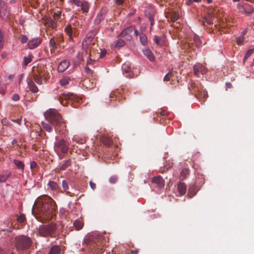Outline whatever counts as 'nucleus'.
<instances>
[{"label":"nucleus","mask_w":254,"mask_h":254,"mask_svg":"<svg viewBox=\"0 0 254 254\" xmlns=\"http://www.w3.org/2000/svg\"><path fill=\"white\" fill-rule=\"evenodd\" d=\"M9 10L7 5L3 4L1 7V10L0 11V16L3 20H6L9 16Z\"/></svg>","instance_id":"9"},{"label":"nucleus","mask_w":254,"mask_h":254,"mask_svg":"<svg viewBox=\"0 0 254 254\" xmlns=\"http://www.w3.org/2000/svg\"><path fill=\"white\" fill-rule=\"evenodd\" d=\"M61 15V12L60 11H57V13L54 16L55 19H58Z\"/></svg>","instance_id":"55"},{"label":"nucleus","mask_w":254,"mask_h":254,"mask_svg":"<svg viewBox=\"0 0 254 254\" xmlns=\"http://www.w3.org/2000/svg\"><path fill=\"white\" fill-rule=\"evenodd\" d=\"M138 251L137 250H133L131 252V254H137Z\"/></svg>","instance_id":"61"},{"label":"nucleus","mask_w":254,"mask_h":254,"mask_svg":"<svg viewBox=\"0 0 254 254\" xmlns=\"http://www.w3.org/2000/svg\"><path fill=\"white\" fill-rule=\"evenodd\" d=\"M204 19L208 24H211L214 20V16L211 13H208L205 16Z\"/></svg>","instance_id":"21"},{"label":"nucleus","mask_w":254,"mask_h":254,"mask_svg":"<svg viewBox=\"0 0 254 254\" xmlns=\"http://www.w3.org/2000/svg\"><path fill=\"white\" fill-rule=\"evenodd\" d=\"M38 202L40 205L41 210L43 212L49 211L52 212L50 210L51 206V203H52V199L48 197H44L38 200Z\"/></svg>","instance_id":"5"},{"label":"nucleus","mask_w":254,"mask_h":254,"mask_svg":"<svg viewBox=\"0 0 254 254\" xmlns=\"http://www.w3.org/2000/svg\"><path fill=\"white\" fill-rule=\"evenodd\" d=\"M60 247L58 246H54L51 248L49 254H60Z\"/></svg>","instance_id":"23"},{"label":"nucleus","mask_w":254,"mask_h":254,"mask_svg":"<svg viewBox=\"0 0 254 254\" xmlns=\"http://www.w3.org/2000/svg\"><path fill=\"white\" fill-rule=\"evenodd\" d=\"M179 18V14L178 12H175L172 16L171 19L173 22L176 21Z\"/></svg>","instance_id":"36"},{"label":"nucleus","mask_w":254,"mask_h":254,"mask_svg":"<svg viewBox=\"0 0 254 254\" xmlns=\"http://www.w3.org/2000/svg\"><path fill=\"white\" fill-rule=\"evenodd\" d=\"M116 2L118 4H121L123 2V0H116Z\"/></svg>","instance_id":"59"},{"label":"nucleus","mask_w":254,"mask_h":254,"mask_svg":"<svg viewBox=\"0 0 254 254\" xmlns=\"http://www.w3.org/2000/svg\"><path fill=\"white\" fill-rule=\"evenodd\" d=\"M49 44L51 47V51L52 52L53 50H55L57 49V45L53 39H51L49 41Z\"/></svg>","instance_id":"29"},{"label":"nucleus","mask_w":254,"mask_h":254,"mask_svg":"<svg viewBox=\"0 0 254 254\" xmlns=\"http://www.w3.org/2000/svg\"><path fill=\"white\" fill-rule=\"evenodd\" d=\"M27 40H28V39L25 35H22L21 36V42L22 43H26L27 42Z\"/></svg>","instance_id":"47"},{"label":"nucleus","mask_w":254,"mask_h":254,"mask_svg":"<svg viewBox=\"0 0 254 254\" xmlns=\"http://www.w3.org/2000/svg\"><path fill=\"white\" fill-rule=\"evenodd\" d=\"M226 86L227 88H230L232 87V84L230 82H226Z\"/></svg>","instance_id":"58"},{"label":"nucleus","mask_w":254,"mask_h":254,"mask_svg":"<svg viewBox=\"0 0 254 254\" xmlns=\"http://www.w3.org/2000/svg\"><path fill=\"white\" fill-rule=\"evenodd\" d=\"M139 40L142 45H146L147 44V38L143 33L139 34Z\"/></svg>","instance_id":"20"},{"label":"nucleus","mask_w":254,"mask_h":254,"mask_svg":"<svg viewBox=\"0 0 254 254\" xmlns=\"http://www.w3.org/2000/svg\"><path fill=\"white\" fill-rule=\"evenodd\" d=\"M15 165L17 167V168L19 169H21V170H24V164L20 160H14L13 161Z\"/></svg>","instance_id":"25"},{"label":"nucleus","mask_w":254,"mask_h":254,"mask_svg":"<svg viewBox=\"0 0 254 254\" xmlns=\"http://www.w3.org/2000/svg\"><path fill=\"white\" fill-rule=\"evenodd\" d=\"M37 166V164L35 162H32L30 163V167L33 169L35 168Z\"/></svg>","instance_id":"56"},{"label":"nucleus","mask_w":254,"mask_h":254,"mask_svg":"<svg viewBox=\"0 0 254 254\" xmlns=\"http://www.w3.org/2000/svg\"><path fill=\"white\" fill-rule=\"evenodd\" d=\"M154 40L157 45L162 46L165 43V39L164 36L159 37L158 36H155Z\"/></svg>","instance_id":"15"},{"label":"nucleus","mask_w":254,"mask_h":254,"mask_svg":"<svg viewBox=\"0 0 254 254\" xmlns=\"http://www.w3.org/2000/svg\"><path fill=\"white\" fill-rule=\"evenodd\" d=\"M69 65L70 62L68 60H64L59 64L58 70L60 72H63L68 67Z\"/></svg>","instance_id":"10"},{"label":"nucleus","mask_w":254,"mask_h":254,"mask_svg":"<svg viewBox=\"0 0 254 254\" xmlns=\"http://www.w3.org/2000/svg\"><path fill=\"white\" fill-rule=\"evenodd\" d=\"M27 82L28 87L31 92L33 93H36L38 91V89L37 86L32 79H28Z\"/></svg>","instance_id":"11"},{"label":"nucleus","mask_w":254,"mask_h":254,"mask_svg":"<svg viewBox=\"0 0 254 254\" xmlns=\"http://www.w3.org/2000/svg\"><path fill=\"white\" fill-rule=\"evenodd\" d=\"M190 174V170L188 168H184L181 172V176L183 179H185Z\"/></svg>","instance_id":"24"},{"label":"nucleus","mask_w":254,"mask_h":254,"mask_svg":"<svg viewBox=\"0 0 254 254\" xmlns=\"http://www.w3.org/2000/svg\"><path fill=\"white\" fill-rule=\"evenodd\" d=\"M122 68L124 71L126 72H129L131 71V68L130 66H128L127 64H125L123 65Z\"/></svg>","instance_id":"39"},{"label":"nucleus","mask_w":254,"mask_h":254,"mask_svg":"<svg viewBox=\"0 0 254 254\" xmlns=\"http://www.w3.org/2000/svg\"><path fill=\"white\" fill-rule=\"evenodd\" d=\"M70 165V162L69 161H65L61 166V169L62 170H65Z\"/></svg>","instance_id":"35"},{"label":"nucleus","mask_w":254,"mask_h":254,"mask_svg":"<svg viewBox=\"0 0 254 254\" xmlns=\"http://www.w3.org/2000/svg\"><path fill=\"white\" fill-rule=\"evenodd\" d=\"M69 78L68 77H65L60 80V83L62 85H65L69 83Z\"/></svg>","instance_id":"33"},{"label":"nucleus","mask_w":254,"mask_h":254,"mask_svg":"<svg viewBox=\"0 0 254 254\" xmlns=\"http://www.w3.org/2000/svg\"><path fill=\"white\" fill-rule=\"evenodd\" d=\"M48 185L53 190H56L58 187L57 183L53 181L49 182Z\"/></svg>","instance_id":"30"},{"label":"nucleus","mask_w":254,"mask_h":254,"mask_svg":"<svg viewBox=\"0 0 254 254\" xmlns=\"http://www.w3.org/2000/svg\"><path fill=\"white\" fill-rule=\"evenodd\" d=\"M89 185H90L91 188L93 190H94L96 189V184L95 183H94L93 182L90 181L89 182Z\"/></svg>","instance_id":"52"},{"label":"nucleus","mask_w":254,"mask_h":254,"mask_svg":"<svg viewBox=\"0 0 254 254\" xmlns=\"http://www.w3.org/2000/svg\"><path fill=\"white\" fill-rule=\"evenodd\" d=\"M244 39V37L241 35L237 40V44L238 45H241L243 43Z\"/></svg>","instance_id":"40"},{"label":"nucleus","mask_w":254,"mask_h":254,"mask_svg":"<svg viewBox=\"0 0 254 254\" xmlns=\"http://www.w3.org/2000/svg\"><path fill=\"white\" fill-rule=\"evenodd\" d=\"M106 54V50H104L102 51L100 53V58L104 57L105 56Z\"/></svg>","instance_id":"57"},{"label":"nucleus","mask_w":254,"mask_h":254,"mask_svg":"<svg viewBox=\"0 0 254 254\" xmlns=\"http://www.w3.org/2000/svg\"><path fill=\"white\" fill-rule=\"evenodd\" d=\"M17 221L20 223L24 222L25 220V217L23 214H21L17 218Z\"/></svg>","instance_id":"38"},{"label":"nucleus","mask_w":254,"mask_h":254,"mask_svg":"<svg viewBox=\"0 0 254 254\" xmlns=\"http://www.w3.org/2000/svg\"><path fill=\"white\" fill-rule=\"evenodd\" d=\"M49 21L50 22V25L52 27V28H55L56 27V24L54 22V21L52 20V19H49Z\"/></svg>","instance_id":"51"},{"label":"nucleus","mask_w":254,"mask_h":254,"mask_svg":"<svg viewBox=\"0 0 254 254\" xmlns=\"http://www.w3.org/2000/svg\"><path fill=\"white\" fill-rule=\"evenodd\" d=\"M45 118L54 126L56 131H58V126L64 127V124L62 121L61 115L55 110L47 111L45 114Z\"/></svg>","instance_id":"1"},{"label":"nucleus","mask_w":254,"mask_h":254,"mask_svg":"<svg viewBox=\"0 0 254 254\" xmlns=\"http://www.w3.org/2000/svg\"><path fill=\"white\" fill-rule=\"evenodd\" d=\"M69 1L72 3H74L76 6H79V4H80L81 1L80 0H69Z\"/></svg>","instance_id":"41"},{"label":"nucleus","mask_w":254,"mask_h":254,"mask_svg":"<svg viewBox=\"0 0 254 254\" xmlns=\"http://www.w3.org/2000/svg\"><path fill=\"white\" fill-rule=\"evenodd\" d=\"M3 42V33L2 31L0 30V46H1Z\"/></svg>","instance_id":"50"},{"label":"nucleus","mask_w":254,"mask_h":254,"mask_svg":"<svg viewBox=\"0 0 254 254\" xmlns=\"http://www.w3.org/2000/svg\"><path fill=\"white\" fill-rule=\"evenodd\" d=\"M12 121L14 123H17L18 125H20L22 120L21 118H20V119H16V120H12Z\"/></svg>","instance_id":"54"},{"label":"nucleus","mask_w":254,"mask_h":254,"mask_svg":"<svg viewBox=\"0 0 254 254\" xmlns=\"http://www.w3.org/2000/svg\"><path fill=\"white\" fill-rule=\"evenodd\" d=\"M66 211L64 208H61L60 210V215L62 216H65L66 215Z\"/></svg>","instance_id":"44"},{"label":"nucleus","mask_w":254,"mask_h":254,"mask_svg":"<svg viewBox=\"0 0 254 254\" xmlns=\"http://www.w3.org/2000/svg\"><path fill=\"white\" fill-rule=\"evenodd\" d=\"M73 225L75 228V230L78 231L81 229L83 226V223L80 220H76Z\"/></svg>","instance_id":"18"},{"label":"nucleus","mask_w":254,"mask_h":254,"mask_svg":"<svg viewBox=\"0 0 254 254\" xmlns=\"http://www.w3.org/2000/svg\"><path fill=\"white\" fill-rule=\"evenodd\" d=\"M34 78L35 82L39 85H41L42 84V77L39 74H34Z\"/></svg>","instance_id":"27"},{"label":"nucleus","mask_w":254,"mask_h":254,"mask_svg":"<svg viewBox=\"0 0 254 254\" xmlns=\"http://www.w3.org/2000/svg\"><path fill=\"white\" fill-rule=\"evenodd\" d=\"M186 186L184 183H180L178 185V190L180 194L183 195L185 194L186 192Z\"/></svg>","instance_id":"17"},{"label":"nucleus","mask_w":254,"mask_h":254,"mask_svg":"<svg viewBox=\"0 0 254 254\" xmlns=\"http://www.w3.org/2000/svg\"><path fill=\"white\" fill-rule=\"evenodd\" d=\"M117 180V177L115 176H112L109 179V181L111 183H116Z\"/></svg>","instance_id":"46"},{"label":"nucleus","mask_w":254,"mask_h":254,"mask_svg":"<svg viewBox=\"0 0 254 254\" xmlns=\"http://www.w3.org/2000/svg\"><path fill=\"white\" fill-rule=\"evenodd\" d=\"M193 39L195 44L197 47H199L202 45L200 39L197 35H194Z\"/></svg>","instance_id":"28"},{"label":"nucleus","mask_w":254,"mask_h":254,"mask_svg":"<svg viewBox=\"0 0 254 254\" xmlns=\"http://www.w3.org/2000/svg\"><path fill=\"white\" fill-rule=\"evenodd\" d=\"M85 71H86V72L87 73H89V74H92L93 71H92V70H91L87 66H85Z\"/></svg>","instance_id":"53"},{"label":"nucleus","mask_w":254,"mask_h":254,"mask_svg":"<svg viewBox=\"0 0 254 254\" xmlns=\"http://www.w3.org/2000/svg\"><path fill=\"white\" fill-rule=\"evenodd\" d=\"M31 244L29 237L19 236L15 238V244L18 249H24L28 248Z\"/></svg>","instance_id":"3"},{"label":"nucleus","mask_w":254,"mask_h":254,"mask_svg":"<svg viewBox=\"0 0 254 254\" xmlns=\"http://www.w3.org/2000/svg\"><path fill=\"white\" fill-rule=\"evenodd\" d=\"M56 228V225L53 223L47 225H40L39 228V233L42 237H47L53 234Z\"/></svg>","instance_id":"4"},{"label":"nucleus","mask_w":254,"mask_h":254,"mask_svg":"<svg viewBox=\"0 0 254 254\" xmlns=\"http://www.w3.org/2000/svg\"><path fill=\"white\" fill-rule=\"evenodd\" d=\"M41 43L40 38H33L28 42L27 46L29 49H34L37 48Z\"/></svg>","instance_id":"8"},{"label":"nucleus","mask_w":254,"mask_h":254,"mask_svg":"<svg viewBox=\"0 0 254 254\" xmlns=\"http://www.w3.org/2000/svg\"><path fill=\"white\" fill-rule=\"evenodd\" d=\"M79 6L81 7L82 10L84 12H88L89 8V4L88 2L83 0L81 1Z\"/></svg>","instance_id":"16"},{"label":"nucleus","mask_w":254,"mask_h":254,"mask_svg":"<svg viewBox=\"0 0 254 254\" xmlns=\"http://www.w3.org/2000/svg\"><path fill=\"white\" fill-rule=\"evenodd\" d=\"M95 34L93 31L88 32L82 42V48L87 53H88V50L92 48L91 46L95 44Z\"/></svg>","instance_id":"2"},{"label":"nucleus","mask_w":254,"mask_h":254,"mask_svg":"<svg viewBox=\"0 0 254 254\" xmlns=\"http://www.w3.org/2000/svg\"><path fill=\"white\" fill-rule=\"evenodd\" d=\"M8 176H9V175H8V174L6 175V176L1 175L0 176V181L1 182H4L6 181V180L7 179Z\"/></svg>","instance_id":"43"},{"label":"nucleus","mask_w":254,"mask_h":254,"mask_svg":"<svg viewBox=\"0 0 254 254\" xmlns=\"http://www.w3.org/2000/svg\"><path fill=\"white\" fill-rule=\"evenodd\" d=\"M62 186L64 190H66L68 189V185L66 181L64 180L62 182Z\"/></svg>","instance_id":"45"},{"label":"nucleus","mask_w":254,"mask_h":254,"mask_svg":"<svg viewBox=\"0 0 254 254\" xmlns=\"http://www.w3.org/2000/svg\"><path fill=\"white\" fill-rule=\"evenodd\" d=\"M65 141L64 139H61L59 140L58 142L55 144L54 149L56 151H57L58 150H60L63 145H65Z\"/></svg>","instance_id":"22"},{"label":"nucleus","mask_w":254,"mask_h":254,"mask_svg":"<svg viewBox=\"0 0 254 254\" xmlns=\"http://www.w3.org/2000/svg\"><path fill=\"white\" fill-rule=\"evenodd\" d=\"M172 73L171 72H168L167 74L165 75V77H164V81H168L170 77L171 76Z\"/></svg>","instance_id":"49"},{"label":"nucleus","mask_w":254,"mask_h":254,"mask_svg":"<svg viewBox=\"0 0 254 254\" xmlns=\"http://www.w3.org/2000/svg\"><path fill=\"white\" fill-rule=\"evenodd\" d=\"M194 186L190 187L189 189V192L188 193V196L190 198L192 197L196 192V191L194 190Z\"/></svg>","instance_id":"26"},{"label":"nucleus","mask_w":254,"mask_h":254,"mask_svg":"<svg viewBox=\"0 0 254 254\" xmlns=\"http://www.w3.org/2000/svg\"><path fill=\"white\" fill-rule=\"evenodd\" d=\"M134 34L136 36H137L138 35H139L140 34L138 33L137 29H135L134 30Z\"/></svg>","instance_id":"64"},{"label":"nucleus","mask_w":254,"mask_h":254,"mask_svg":"<svg viewBox=\"0 0 254 254\" xmlns=\"http://www.w3.org/2000/svg\"><path fill=\"white\" fill-rule=\"evenodd\" d=\"M144 55L150 61H153L155 59L153 54L148 48H144L142 50Z\"/></svg>","instance_id":"13"},{"label":"nucleus","mask_w":254,"mask_h":254,"mask_svg":"<svg viewBox=\"0 0 254 254\" xmlns=\"http://www.w3.org/2000/svg\"><path fill=\"white\" fill-rule=\"evenodd\" d=\"M192 1H193L192 0H187V1L186 2V4L188 5H190L192 2Z\"/></svg>","instance_id":"60"},{"label":"nucleus","mask_w":254,"mask_h":254,"mask_svg":"<svg viewBox=\"0 0 254 254\" xmlns=\"http://www.w3.org/2000/svg\"><path fill=\"white\" fill-rule=\"evenodd\" d=\"M152 181L155 184L158 185L159 187H162L164 186V181L163 179L160 176L154 177Z\"/></svg>","instance_id":"14"},{"label":"nucleus","mask_w":254,"mask_h":254,"mask_svg":"<svg viewBox=\"0 0 254 254\" xmlns=\"http://www.w3.org/2000/svg\"><path fill=\"white\" fill-rule=\"evenodd\" d=\"M31 62V58L30 56L28 57H25L23 60V64L25 65H27L29 63Z\"/></svg>","instance_id":"37"},{"label":"nucleus","mask_w":254,"mask_h":254,"mask_svg":"<svg viewBox=\"0 0 254 254\" xmlns=\"http://www.w3.org/2000/svg\"><path fill=\"white\" fill-rule=\"evenodd\" d=\"M124 45H125L124 41L122 39H119L117 41V42L115 44V47L121 48V47H123L124 46Z\"/></svg>","instance_id":"32"},{"label":"nucleus","mask_w":254,"mask_h":254,"mask_svg":"<svg viewBox=\"0 0 254 254\" xmlns=\"http://www.w3.org/2000/svg\"><path fill=\"white\" fill-rule=\"evenodd\" d=\"M207 71V69L200 64H196L193 66L194 73L197 76H199L200 74H204Z\"/></svg>","instance_id":"6"},{"label":"nucleus","mask_w":254,"mask_h":254,"mask_svg":"<svg viewBox=\"0 0 254 254\" xmlns=\"http://www.w3.org/2000/svg\"><path fill=\"white\" fill-rule=\"evenodd\" d=\"M43 127L48 132H50L52 130V127L49 124H47L42 122L41 123Z\"/></svg>","instance_id":"31"},{"label":"nucleus","mask_w":254,"mask_h":254,"mask_svg":"<svg viewBox=\"0 0 254 254\" xmlns=\"http://www.w3.org/2000/svg\"><path fill=\"white\" fill-rule=\"evenodd\" d=\"M63 145L64 146H63L61 148H60V149L61 150L62 152L65 153L68 151V148L66 145V144Z\"/></svg>","instance_id":"42"},{"label":"nucleus","mask_w":254,"mask_h":254,"mask_svg":"<svg viewBox=\"0 0 254 254\" xmlns=\"http://www.w3.org/2000/svg\"><path fill=\"white\" fill-rule=\"evenodd\" d=\"M239 10L243 13L246 14H249L253 13L254 11V9L252 5L245 3L243 5H238Z\"/></svg>","instance_id":"7"},{"label":"nucleus","mask_w":254,"mask_h":254,"mask_svg":"<svg viewBox=\"0 0 254 254\" xmlns=\"http://www.w3.org/2000/svg\"><path fill=\"white\" fill-rule=\"evenodd\" d=\"M104 17L103 13L101 12H99L94 20L95 24H99L101 21L104 19Z\"/></svg>","instance_id":"19"},{"label":"nucleus","mask_w":254,"mask_h":254,"mask_svg":"<svg viewBox=\"0 0 254 254\" xmlns=\"http://www.w3.org/2000/svg\"><path fill=\"white\" fill-rule=\"evenodd\" d=\"M202 96H203V97L204 98H205V99L207 98V97H208L207 93V92H206V93H205V92H204V93L203 94Z\"/></svg>","instance_id":"62"},{"label":"nucleus","mask_w":254,"mask_h":254,"mask_svg":"<svg viewBox=\"0 0 254 254\" xmlns=\"http://www.w3.org/2000/svg\"><path fill=\"white\" fill-rule=\"evenodd\" d=\"M65 32L69 36V39H71L72 36H75L76 34V30L73 29L70 25H67L65 28Z\"/></svg>","instance_id":"12"},{"label":"nucleus","mask_w":254,"mask_h":254,"mask_svg":"<svg viewBox=\"0 0 254 254\" xmlns=\"http://www.w3.org/2000/svg\"><path fill=\"white\" fill-rule=\"evenodd\" d=\"M254 49H251L248 51L247 52L246 55L244 57V61H246L247 59H248L250 56H251L252 54L254 53Z\"/></svg>","instance_id":"34"},{"label":"nucleus","mask_w":254,"mask_h":254,"mask_svg":"<svg viewBox=\"0 0 254 254\" xmlns=\"http://www.w3.org/2000/svg\"><path fill=\"white\" fill-rule=\"evenodd\" d=\"M19 96L18 94H14L12 96V100L14 101H17L19 100Z\"/></svg>","instance_id":"48"},{"label":"nucleus","mask_w":254,"mask_h":254,"mask_svg":"<svg viewBox=\"0 0 254 254\" xmlns=\"http://www.w3.org/2000/svg\"><path fill=\"white\" fill-rule=\"evenodd\" d=\"M247 32V31L246 29H245L244 31L242 32V34H241V35L242 36H243V37H244L245 35L246 34V33Z\"/></svg>","instance_id":"63"}]
</instances>
